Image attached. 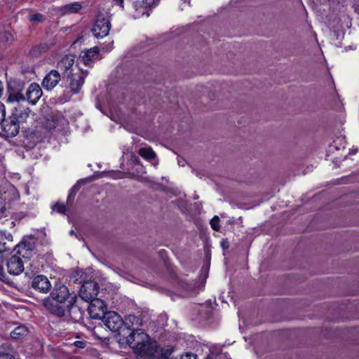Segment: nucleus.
Instances as JSON below:
<instances>
[{
    "label": "nucleus",
    "mask_w": 359,
    "mask_h": 359,
    "mask_svg": "<svg viewBox=\"0 0 359 359\" xmlns=\"http://www.w3.org/2000/svg\"><path fill=\"white\" fill-rule=\"evenodd\" d=\"M126 341L140 359H168L172 353L170 346L159 347L140 329L133 330Z\"/></svg>",
    "instance_id": "obj_1"
},
{
    "label": "nucleus",
    "mask_w": 359,
    "mask_h": 359,
    "mask_svg": "<svg viewBox=\"0 0 359 359\" xmlns=\"http://www.w3.org/2000/svg\"><path fill=\"white\" fill-rule=\"evenodd\" d=\"M35 243L32 238H24L14 248L15 254L6 261V268L9 274L18 276L25 270V264L34 255Z\"/></svg>",
    "instance_id": "obj_2"
},
{
    "label": "nucleus",
    "mask_w": 359,
    "mask_h": 359,
    "mask_svg": "<svg viewBox=\"0 0 359 359\" xmlns=\"http://www.w3.org/2000/svg\"><path fill=\"white\" fill-rule=\"evenodd\" d=\"M30 109L22 104L15 107L8 118H4L0 124L2 129V135L6 137H15L19 133L20 124L27 121Z\"/></svg>",
    "instance_id": "obj_3"
},
{
    "label": "nucleus",
    "mask_w": 359,
    "mask_h": 359,
    "mask_svg": "<svg viewBox=\"0 0 359 359\" xmlns=\"http://www.w3.org/2000/svg\"><path fill=\"white\" fill-rule=\"evenodd\" d=\"M18 198V193L13 187L8 188L0 196V224H8L10 229L15 226L12 203L17 201Z\"/></svg>",
    "instance_id": "obj_4"
},
{
    "label": "nucleus",
    "mask_w": 359,
    "mask_h": 359,
    "mask_svg": "<svg viewBox=\"0 0 359 359\" xmlns=\"http://www.w3.org/2000/svg\"><path fill=\"white\" fill-rule=\"evenodd\" d=\"M111 29V22L108 17L99 15L92 28L93 36L97 39L107 36Z\"/></svg>",
    "instance_id": "obj_5"
},
{
    "label": "nucleus",
    "mask_w": 359,
    "mask_h": 359,
    "mask_svg": "<svg viewBox=\"0 0 359 359\" xmlns=\"http://www.w3.org/2000/svg\"><path fill=\"white\" fill-rule=\"evenodd\" d=\"M104 325L111 332H118L124 324L122 318L115 311H108L100 318Z\"/></svg>",
    "instance_id": "obj_6"
},
{
    "label": "nucleus",
    "mask_w": 359,
    "mask_h": 359,
    "mask_svg": "<svg viewBox=\"0 0 359 359\" xmlns=\"http://www.w3.org/2000/svg\"><path fill=\"white\" fill-rule=\"evenodd\" d=\"M98 284L93 280H88L83 283L79 291L80 297L86 302H90L95 299L98 294Z\"/></svg>",
    "instance_id": "obj_7"
},
{
    "label": "nucleus",
    "mask_w": 359,
    "mask_h": 359,
    "mask_svg": "<svg viewBox=\"0 0 359 359\" xmlns=\"http://www.w3.org/2000/svg\"><path fill=\"white\" fill-rule=\"evenodd\" d=\"M75 57L73 55H67L63 57L57 65V69L62 72V77L65 79L76 72L77 68L74 67Z\"/></svg>",
    "instance_id": "obj_8"
},
{
    "label": "nucleus",
    "mask_w": 359,
    "mask_h": 359,
    "mask_svg": "<svg viewBox=\"0 0 359 359\" xmlns=\"http://www.w3.org/2000/svg\"><path fill=\"white\" fill-rule=\"evenodd\" d=\"M69 297V292L65 285L56 284L50 296L45 299H50L55 303H65Z\"/></svg>",
    "instance_id": "obj_9"
},
{
    "label": "nucleus",
    "mask_w": 359,
    "mask_h": 359,
    "mask_svg": "<svg viewBox=\"0 0 359 359\" xmlns=\"http://www.w3.org/2000/svg\"><path fill=\"white\" fill-rule=\"evenodd\" d=\"M90 302V304L88 308V311L92 318H100L104 313L107 312L105 311L107 309V305L102 300L95 297Z\"/></svg>",
    "instance_id": "obj_10"
},
{
    "label": "nucleus",
    "mask_w": 359,
    "mask_h": 359,
    "mask_svg": "<svg viewBox=\"0 0 359 359\" xmlns=\"http://www.w3.org/2000/svg\"><path fill=\"white\" fill-rule=\"evenodd\" d=\"M66 78L69 81L72 91L74 93H79L84 83V73L76 69V72L72 73L71 75Z\"/></svg>",
    "instance_id": "obj_11"
},
{
    "label": "nucleus",
    "mask_w": 359,
    "mask_h": 359,
    "mask_svg": "<svg viewBox=\"0 0 359 359\" xmlns=\"http://www.w3.org/2000/svg\"><path fill=\"white\" fill-rule=\"evenodd\" d=\"M61 79V75L57 70L52 69L46 75L42 81L43 87L50 90L54 88Z\"/></svg>",
    "instance_id": "obj_12"
},
{
    "label": "nucleus",
    "mask_w": 359,
    "mask_h": 359,
    "mask_svg": "<svg viewBox=\"0 0 359 359\" xmlns=\"http://www.w3.org/2000/svg\"><path fill=\"white\" fill-rule=\"evenodd\" d=\"M99 57V48L93 47L88 50H82L79 55V60L85 65H91V64Z\"/></svg>",
    "instance_id": "obj_13"
},
{
    "label": "nucleus",
    "mask_w": 359,
    "mask_h": 359,
    "mask_svg": "<svg viewBox=\"0 0 359 359\" xmlns=\"http://www.w3.org/2000/svg\"><path fill=\"white\" fill-rule=\"evenodd\" d=\"M42 94L43 92L39 85L36 83H32L27 90V100L30 104H35L41 97Z\"/></svg>",
    "instance_id": "obj_14"
},
{
    "label": "nucleus",
    "mask_w": 359,
    "mask_h": 359,
    "mask_svg": "<svg viewBox=\"0 0 359 359\" xmlns=\"http://www.w3.org/2000/svg\"><path fill=\"white\" fill-rule=\"evenodd\" d=\"M32 286L34 289L43 293L48 292L51 287V285L48 278L42 275H39L34 278Z\"/></svg>",
    "instance_id": "obj_15"
},
{
    "label": "nucleus",
    "mask_w": 359,
    "mask_h": 359,
    "mask_svg": "<svg viewBox=\"0 0 359 359\" xmlns=\"http://www.w3.org/2000/svg\"><path fill=\"white\" fill-rule=\"evenodd\" d=\"M13 236L6 231H0V253L7 252L12 248Z\"/></svg>",
    "instance_id": "obj_16"
},
{
    "label": "nucleus",
    "mask_w": 359,
    "mask_h": 359,
    "mask_svg": "<svg viewBox=\"0 0 359 359\" xmlns=\"http://www.w3.org/2000/svg\"><path fill=\"white\" fill-rule=\"evenodd\" d=\"M58 303H55L50 301V299H43V306L48 309L52 313L59 316L62 317L65 315V311L62 307L57 304Z\"/></svg>",
    "instance_id": "obj_17"
},
{
    "label": "nucleus",
    "mask_w": 359,
    "mask_h": 359,
    "mask_svg": "<svg viewBox=\"0 0 359 359\" xmlns=\"http://www.w3.org/2000/svg\"><path fill=\"white\" fill-rule=\"evenodd\" d=\"M55 45L54 41H51L50 43H41L39 45L34 46L31 50L29 53L33 57H38L41 55L42 53L47 52L51 47Z\"/></svg>",
    "instance_id": "obj_18"
},
{
    "label": "nucleus",
    "mask_w": 359,
    "mask_h": 359,
    "mask_svg": "<svg viewBox=\"0 0 359 359\" xmlns=\"http://www.w3.org/2000/svg\"><path fill=\"white\" fill-rule=\"evenodd\" d=\"M133 7L135 10L133 13L134 18H140L144 15L149 17V12L147 6L140 1H137L133 3Z\"/></svg>",
    "instance_id": "obj_19"
},
{
    "label": "nucleus",
    "mask_w": 359,
    "mask_h": 359,
    "mask_svg": "<svg viewBox=\"0 0 359 359\" xmlns=\"http://www.w3.org/2000/svg\"><path fill=\"white\" fill-rule=\"evenodd\" d=\"M81 8L80 3L74 2L63 6L60 10L64 14H72L78 13Z\"/></svg>",
    "instance_id": "obj_20"
},
{
    "label": "nucleus",
    "mask_w": 359,
    "mask_h": 359,
    "mask_svg": "<svg viewBox=\"0 0 359 359\" xmlns=\"http://www.w3.org/2000/svg\"><path fill=\"white\" fill-rule=\"evenodd\" d=\"M69 313L71 318L74 321H79L81 320L84 313L83 311L76 305H72L69 309Z\"/></svg>",
    "instance_id": "obj_21"
},
{
    "label": "nucleus",
    "mask_w": 359,
    "mask_h": 359,
    "mask_svg": "<svg viewBox=\"0 0 359 359\" xmlns=\"http://www.w3.org/2000/svg\"><path fill=\"white\" fill-rule=\"evenodd\" d=\"M28 333V329L25 325H20L15 328L11 332V337L15 339H19L25 336H26Z\"/></svg>",
    "instance_id": "obj_22"
},
{
    "label": "nucleus",
    "mask_w": 359,
    "mask_h": 359,
    "mask_svg": "<svg viewBox=\"0 0 359 359\" xmlns=\"http://www.w3.org/2000/svg\"><path fill=\"white\" fill-rule=\"evenodd\" d=\"M138 154L147 160H153L156 155L151 147H144L139 149Z\"/></svg>",
    "instance_id": "obj_23"
},
{
    "label": "nucleus",
    "mask_w": 359,
    "mask_h": 359,
    "mask_svg": "<svg viewBox=\"0 0 359 359\" xmlns=\"http://www.w3.org/2000/svg\"><path fill=\"white\" fill-rule=\"evenodd\" d=\"M11 346L9 344H5L1 346L0 350V359H15L14 356L11 352Z\"/></svg>",
    "instance_id": "obj_24"
},
{
    "label": "nucleus",
    "mask_w": 359,
    "mask_h": 359,
    "mask_svg": "<svg viewBox=\"0 0 359 359\" xmlns=\"http://www.w3.org/2000/svg\"><path fill=\"white\" fill-rule=\"evenodd\" d=\"M124 321V324L128 328H130L129 324L130 323L132 325H140V320L138 317L134 315H128Z\"/></svg>",
    "instance_id": "obj_25"
},
{
    "label": "nucleus",
    "mask_w": 359,
    "mask_h": 359,
    "mask_svg": "<svg viewBox=\"0 0 359 359\" xmlns=\"http://www.w3.org/2000/svg\"><path fill=\"white\" fill-rule=\"evenodd\" d=\"M25 100L24 96L20 93H10L7 97L6 102L8 103L17 102V106L20 104L19 102Z\"/></svg>",
    "instance_id": "obj_26"
},
{
    "label": "nucleus",
    "mask_w": 359,
    "mask_h": 359,
    "mask_svg": "<svg viewBox=\"0 0 359 359\" xmlns=\"http://www.w3.org/2000/svg\"><path fill=\"white\" fill-rule=\"evenodd\" d=\"M53 210L60 214L65 215L67 211V208L64 203L57 202L53 206Z\"/></svg>",
    "instance_id": "obj_27"
},
{
    "label": "nucleus",
    "mask_w": 359,
    "mask_h": 359,
    "mask_svg": "<svg viewBox=\"0 0 359 359\" xmlns=\"http://www.w3.org/2000/svg\"><path fill=\"white\" fill-rule=\"evenodd\" d=\"M210 225L213 230L218 231L219 230V218L218 216H215L210 220Z\"/></svg>",
    "instance_id": "obj_28"
},
{
    "label": "nucleus",
    "mask_w": 359,
    "mask_h": 359,
    "mask_svg": "<svg viewBox=\"0 0 359 359\" xmlns=\"http://www.w3.org/2000/svg\"><path fill=\"white\" fill-rule=\"evenodd\" d=\"M13 39L12 34L8 32H3L0 33V41L2 42H8Z\"/></svg>",
    "instance_id": "obj_29"
},
{
    "label": "nucleus",
    "mask_w": 359,
    "mask_h": 359,
    "mask_svg": "<svg viewBox=\"0 0 359 359\" xmlns=\"http://www.w3.org/2000/svg\"><path fill=\"white\" fill-rule=\"evenodd\" d=\"M29 19L32 22H41L43 20L44 16L42 14L36 13V14H33V15H30L29 17Z\"/></svg>",
    "instance_id": "obj_30"
},
{
    "label": "nucleus",
    "mask_w": 359,
    "mask_h": 359,
    "mask_svg": "<svg viewBox=\"0 0 359 359\" xmlns=\"http://www.w3.org/2000/svg\"><path fill=\"white\" fill-rule=\"evenodd\" d=\"M8 279V277L5 273L3 266L0 265V280L4 282H6Z\"/></svg>",
    "instance_id": "obj_31"
},
{
    "label": "nucleus",
    "mask_w": 359,
    "mask_h": 359,
    "mask_svg": "<svg viewBox=\"0 0 359 359\" xmlns=\"http://www.w3.org/2000/svg\"><path fill=\"white\" fill-rule=\"evenodd\" d=\"M6 116V109L3 104L0 103V124L4 120Z\"/></svg>",
    "instance_id": "obj_32"
},
{
    "label": "nucleus",
    "mask_w": 359,
    "mask_h": 359,
    "mask_svg": "<svg viewBox=\"0 0 359 359\" xmlns=\"http://www.w3.org/2000/svg\"><path fill=\"white\" fill-rule=\"evenodd\" d=\"M159 0H142V2L147 6H152L158 4Z\"/></svg>",
    "instance_id": "obj_33"
},
{
    "label": "nucleus",
    "mask_w": 359,
    "mask_h": 359,
    "mask_svg": "<svg viewBox=\"0 0 359 359\" xmlns=\"http://www.w3.org/2000/svg\"><path fill=\"white\" fill-rule=\"evenodd\" d=\"M180 359H198L197 355L192 353H186L184 355H182Z\"/></svg>",
    "instance_id": "obj_34"
},
{
    "label": "nucleus",
    "mask_w": 359,
    "mask_h": 359,
    "mask_svg": "<svg viewBox=\"0 0 359 359\" xmlns=\"http://www.w3.org/2000/svg\"><path fill=\"white\" fill-rule=\"evenodd\" d=\"M74 345L79 348H84L86 346V341H76L74 342Z\"/></svg>",
    "instance_id": "obj_35"
},
{
    "label": "nucleus",
    "mask_w": 359,
    "mask_h": 359,
    "mask_svg": "<svg viewBox=\"0 0 359 359\" xmlns=\"http://www.w3.org/2000/svg\"><path fill=\"white\" fill-rule=\"evenodd\" d=\"M353 8H354V11L355 13H356L357 14H359V4H354L353 5Z\"/></svg>",
    "instance_id": "obj_36"
},
{
    "label": "nucleus",
    "mask_w": 359,
    "mask_h": 359,
    "mask_svg": "<svg viewBox=\"0 0 359 359\" xmlns=\"http://www.w3.org/2000/svg\"><path fill=\"white\" fill-rule=\"evenodd\" d=\"M121 8H123V0H114Z\"/></svg>",
    "instance_id": "obj_37"
},
{
    "label": "nucleus",
    "mask_w": 359,
    "mask_h": 359,
    "mask_svg": "<svg viewBox=\"0 0 359 359\" xmlns=\"http://www.w3.org/2000/svg\"><path fill=\"white\" fill-rule=\"evenodd\" d=\"M3 90H4L3 83H2V82L0 81V97H1V95H2Z\"/></svg>",
    "instance_id": "obj_38"
},
{
    "label": "nucleus",
    "mask_w": 359,
    "mask_h": 359,
    "mask_svg": "<svg viewBox=\"0 0 359 359\" xmlns=\"http://www.w3.org/2000/svg\"><path fill=\"white\" fill-rule=\"evenodd\" d=\"M70 234H72V235L74 234V231L73 230H72V231H70Z\"/></svg>",
    "instance_id": "obj_39"
}]
</instances>
